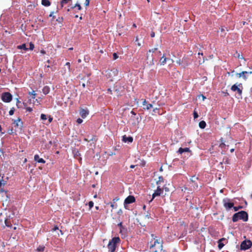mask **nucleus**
<instances>
[{
  "instance_id": "obj_1",
  "label": "nucleus",
  "mask_w": 252,
  "mask_h": 252,
  "mask_svg": "<svg viewBox=\"0 0 252 252\" xmlns=\"http://www.w3.org/2000/svg\"><path fill=\"white\" fill-rule=\"evenodd\" d=\"M239 220H242L244 221H247L248 220V214L244 211H241L235 213L232 218L233 222H237Z\"/></svg>"
},
{
  "instance_id": "obj_2",
  "label": "nucleus",
  "mask_w": 252,
  "mask_h": 252,
  "mask_svg": "<svg viewBox=\"0 0 252 252\" xmlns=\"http://www.w3.org/2000/svg\"><path fill=\"white\" fill-rule=\"evenodd\" d=\"M151 236L154 240V244L150 246L151 252H160L162 250V244L156 239L157 237L154 234H152Z\"/></svg>"
},
{
  "instance_id": "obj_3",
  "label": "nucleus",
  "mask_w": 252,
  "mask_h": 252,
  "mask_svg": "<svg viewBox=\"0 0 252 252\" xmlns=\"http://www.w3.org/2000/svg\"><path fill=\"white\" fill-rule=\"evenodd\" d=\"M120 242V239L119 237L113 238L108 244L107 247L109 251L110 252H114L116 248V245Z\"/></svg>"
},
{
  "instance_id": "obj_4",
  "label": "nucleus",
  "mask_w": 252,
  "mask_h": 252,
  "mask_svg": "<svg viewBox=\"0 0 252 252\" xmlns=\"http://www.w3.org/2000/svg\"><path fill=\"white\" fill-rule=\"evenodd\" d=\"M198 180V178L195 176H192L189 179V184L191 190H196L198 189V185L197 181Z\"/></svg>"
},
{
  "instance_id": "obj_5",
  "label": "nucleus",
  "mask_w": 252,
  "mask_h": 252,
  "mask_svg": "<svg viewBox=\"0 0 252 252\" xmlns=\"http://www.w3.org/2000/svg\"><path fill=\"white\" fill-rule=\"evenodd\" d=\"M231 90L233 92H237L239 95L242 94L243 86L242 83H239L238 85L234 84L231 87Z\"/></svg>"
},
{
  "instance_id": "obj_6",
  "label": "nucleus",
  "mask_w": 252,
  "mask_h": 252,
  "mask_svg": "<svg viewBox=\"0 0 252 252\" xmlns=\"http://www.w3.org/2000/svg\"><path fill=\"white\" fill-rule=\"evenodd\" d=\"M1 98L3 102L8 103L12 100V95L10 93L5 92L2 94Z\"/></svg>"
},
{
  "instance_id": "obj_7",
  "label": "nucleus",
  "mask_w": 252,
  "mask_h": 252,
  "mask_svg": "<svg viewBox=\"0 0 252 252\" xmlns=\"http://www.w3.org/2000/svg\"><path fill=\"white\" fill-rule=\"evenodd\" d=\"M224 207L226 210H228L234 206V203L230 201L228 198H224L222 200Z\"/></svg>"
},
{
  "instance_id": "obj_8",
  "label": "nucleus",
  "mask_w": 252,
  "mask_h": 252,
  "mask_svg": "<svg viewBox=\"0 0 252 252\" xmlns=\"http://www.w3.org/2000/svg\"><path fill=\"white\" fill-rule=\"evenodd\" d=\"M252 242L250 240L243 241L240 246V249L241 250H246L252 246Z\"/></svg>"
},
{
  "instance_id": "obj_9",
  "label": "nucleus",
  "mask_w": 252,
  "mask_h": 252,
  "mask_svg": "<svg viewBox=\"0 0 252 252\" xmlns=\"http://www.w3.org/2000/svg\"><path fill=\"white\" fill-rule=\"evenodd\" d=\"M135 201V197L132 195L128 196L124 201V207L127 209V205L129 204L132 203H134Z\"/></svg>"
},
{
  "instance_id": "obj_10",
  "label": "nucleus",
  "mask_w": 252,
  "mask_h": 252,
  "mask_svg": "<svg viewBox=\"0 0 252 252\" xmlns=\"http://www.w3.org/2000/svg\"><path fill=\"white\" fill-rule=\"evenodd\" d=\"M82 9L81 5L77 2L74 6H71L67 9V11L74 10L75 12H77Z\"/></svg>"
},
{
  "instance_id": "obj_11",
  "label": "nucleus",
  "mask_w": 252,
  "mask_h": 252,
  "mask_svg": "<svg viewBox=\"0 0 252 252\" xmlns=\"http://www.w3.org/2000/svg\"><path fill=\"white\" fill-rule=\"evenodd\" d=\"M252 74V71H244L241 72V73H236V75L239 78L243 77V78L244 80H246L248 78L247 75Z\"/></svg>"
},
{
  "instance_id": "obj_12",
  "label": "nucleus",
  "mask_w": 252,
  "mask_h": 252,
  "mask_svg": "<svg viewBox=\"0 0 252 252\" xmlns=\"http://www.w3.org/2000/svg\"><path fill=\"white\" fill-rule=\"evenodd\" d=\"M162 192L163 190L159 186L158 187L157 189L155 191L152 195V198L150 202H151L156 196H159Z\"/></svg>"
},
{
  "instance_id": "obj_13",
  "label": "nucleus",
  "mask_w": 252,
  "mask_h": 252,
  "mask_svg": "<svg viewBox=\"0 0 252 252\" xmlns=\"http://www.w3.org/2000/svg\"><path fill=\"white\" fill-rule=\"evenodd\" d=\"M89 110L87 109L81 108L79 111V114L83 119L85 118L89 115Z\"/></svg>"
},
{
  "instance_id": "obj_14",
  "label": "nucleus",
  "mask_w": 252,
  "mask_h": 252,
  "mask_svg": "<svg viewBox=\"0 0 252 252\" xmlns=\"http://www.w3.org/2000/svg\"><path fill=\"white\" fill-rule=\"evenodd\" d=\"M148 102L146 101V99H144L142 102V104L143 106H145V107H144V109L145 110H149L150 108L153 107V104L151 103L147 104Z\"/></svg>"
},
{
  "instance_id": "obj_15",
  "label": "nucleus",
  "mask_w": 252,
  "mask_h": 252,
  "mask_svg": "<svg viewBox=\"0 0 252 252\" xmlns=\"http://www.w3.org/2000/svg\"><path fill=\"white\" fill-rule=\"evenodd\" d=\"M133 138L131 136L127 137L126 135L123 136L122 140L123 142L126 143H132L133 141Z\"/></svg>"
},
{
  "instance_id": "obj_16",
  "label": "nucleus",
  "mask_w": 252,
  "mask_h": 252,
  "mask_svg": "<svg viewBox=\"0 0 252 252\" xmlns=\"http://www.w3.org/2000/svg\"><path fill=\"white\" fill-rule=\"evenodd\" d=\"M34 159L35 161H36L39 163H45V160L42 158H39V156H38V155H35L34 156Z\"/></svg>"
},
{
  "instance_id": "obj_17",
  "label": "nucleus",
  "mask_w": 252,
  "mask_h": 252,
  "mask_svg": "<svg viewBox=\"0 0 252 252\" xmlns=\"http://www.w3.org/2000/svg\"><path fill=\"white\" fill-rule=\"evenodd\" d=\"M130 120H132L133 122H132V124L133 126L136 125L137 124L139 123L138 121V117H136V116H131L130 118Z\"/></svg>"
},
{
  "instance_id": "obj_18",
  "label": "nucleus",
  "mask_w": 252,
  "mask_h": 252,
  "mask_svg": "<svg viewBox=\"0 0 252 252\" xmlns=\"http://www.w3.org/2000/svg\"><path fill=\"white\" fill-rule=\"evenodd\" d=\"M169 59L166 58L164 54L160 58L159 62L160 63V64L164 65L166 63V61L169 60Z\"/></svg>"
},
{
  "instance_id": "obj_19",
  "label": "nucleus",
  "mask_w": 252,
  "mask_h": 252,
  "mask_svg": "<svg viewBox=\"0 0 252 252\" xmlns=\"http://www.w3.org/2000/svg\"><path fill=\"white\" fill-rule=\"evenodd\" d=\"M190 152V150L189 148H182L181 147L179 149V150L178 151V152L180 154H183L184 152Z\"/></svg>"
},
{
  "instance_id": "obj_20",
  "label": "nucleus",
  "mask_w": 252,
  "mask_h": 252,
  "mask_svg": "<svg viewBox=\"0 0 252 252\" xmlns=\"http://www.w3.org/2000/svg\"><path fill=\"white\" fill-rule=\"evenodd\" d=\"M50 91V87L48 86H44L42 89V92L44 94H47Z\"/></svg>"
},
{
  "instance_id": "obj_21",
  "label": "nucleus",
  "mask_w": 252,
  "mask_h": 252,
  "mask_svg": "<svg viewBox=\"0 0 252 252\" xmlns=\"http://www.w3.org/2000/svg\"><path fill=\"white\" fill-rule=\"evenodd\" d=\"M225 239L224 238H222L218 241V248L220 250L221 249L224 245V244L222 243L221 242L222 241H225Z\"/></svg>"
},
{
  "instance_id": "obj_22",
  "label": "nucleus",
  "mask_w": 252,
  "mask_h": 252,
  "mask_svg": "<svg viewBox=\"0 0 252 252\" xmlns=\"http://www.w3.org/2000/svg\"><path fill=\"white\" fill-rule=\"evenodd\" d=\"M158 51V48H153L152 49H150L148 52H147V59H148L149 57H150V53H154L155 54L156 52Z\"/></svg>"
},
{
  "instance_id": "obj_23",
  "label": "nucleus",
  "mask_w": 252,
  "mask_h": 252,
  "mask_svg": "<svg viewBox=\"0 0 252 252\" xmlns=\"http://www.w3.org/2000/svg\"><path fill=\"white\" fill-rule=\"evenodd\" d=\"M41 4L45 6H48L51 4V2L49 0H42Z\"/></svg>"
},
{
  "instance_id": "obj_24",
  "label": "nucleus",
  "mask_w": 252,
  "mask_h": 252,
  "mask_svg": "<svg viewBox=\"0 0 252 252\" xmlns=\"http://www.w3.org/2000/svg\"><path fill=\"white\" fill-rule=\"evenodd\" d=\"M206 126V123L204 121H202L199 122V126L201 128H204Z\"/></svg>"
},
{
  "instance_id": "obj_25",
  "label": "nucleus",
  "mask_w": 252,
  "mask_h": 252,
  "mask_svg": "<svg viewBox=\"0 0 252 252\" xmlns=\"http://www.w3.org/2000/svg\"><path fill=\"white\" fill-rule=\"evenodd\" d=\"M17 48L19 49H24V50H26V51L28 50V48H27L26 47V45L25 43L21 45L18 46Z\"/></svg>"
},
{
  "instance_id": "obj_26",
  "label": "nucleus",
  "mask_w": 252,
  "mask_h": 252,
  "mask_svg": "<svg viewBox=\"0 0 252 252\" xmlns=\"http://www.w3.org/2000/svg\"><path fill=\"white\" fill-rule=\"evenodd\" d=\"M45 250V246L42 245V246H39L37 248V251L39 252H43Z\"/></svg>"
},
{
  "instance_id": "obj_27",
  "label": "nucleus",
  "mask_w": 252,
  "mask_h": 252,
  "mask_svg": "<svg viewBox=\"0 0 252 252\" xmlns=\"http://www.w3.org/2000/svg\"><path fill=\"white\" fill-rule=\"evenodd\" d=\"M72 0H62L61 1V5L62 7H63L64 4L68 3L69 1H71Z\"/></svg>"
},
{
  "instance_id": "obj_28",
  "label": "nucleus",
  "mask_w": 252,
  "mask_h": 252,
  "mask_svg": "<svg viewBox=\"0 0 252 252\" xmlns=\"http://www.w3.org/2000/svg\"><path fill=\"white\" fill-rule=\"evenodd\" d=\"M163 182V178L162 176H159L158 180L157 181V184H158L159 183Z\"/></svg>"
},
{
  "instance_id": "obj_29",
  "label": "nucleus",
  "mask_w": 252,
  "mask_h": 252,
  "mask_svg": "<svg viewBox=\"0 0 252 252\" xmlns=\"http://www.w3.org/2000/svg\"><path fill=\"white\" fill-rule=\"evenodd\" d=\"M198 58H199L198 62H199V64H201L204 63L205 60V57L203 58L202 60H201V57H199Z\"/></svg>"
},
{
  "instance_id": "obj_30",
  "label": "nucleus",
  "mask_w": 252,
  "mask_h": 252,
  "mask_svg": "<svg viewBox=\"0 0 252 252\" xmlns=\"http://www.w3.org/2000/svg\"><path fill=\"white\" fill-rule=\"evenodd\" d=\"M89 209H91L94 206V202L92 201H90L88 203Z\"/></svg>"
},
{
  "instance_id": "obj_31",
  "label": "nucleus",
  "mask_w": 252,
  "mask_h": 252,
  "mask_svg": "<svg viewBox=\"0 0 252 252\" xmlns=\"http://www.w3.org/2000/svg\"><path fill=\"white\" fill-rule=\"evenodd\" d=\"M34 48V45L32 42H30V48L29 49L30 50H32Z\"/></svg>"
},
{
  "instance_id": "obj_32",
  "label": "nucleus",
  "mask_w": 252,
  "mask_h": 252,
  "mask_svg": "<svg viewBox=\"0 0 252 252\" xmlns=\"http://www.w3.org/2000/svg\"><path fill=\"white\" fill-rule=\"evenodd\" d=\"M14 111H15V109L14 108H11L10 110L9 111V114L10 115H13L14 113Z\"/></svg>"
},
{
  "instance_id": "obj_33",
  "label": "nucleus",
  "mask_w": 252,
  "mask_h": 252,
  "mask_svg": "<svg viewBox=\"0 0 252 252\" xmlns=\"http://www.w3.org/2000/svg\"><path fill=\"white\" fill-rule=\"evenodd\" d=\"M193 118L194 119H197L198 117V115L197 112H196L195 110L193 112Z\"/></svg>"
},
{
  "instance_id": "obj_34",
  "label": "nucleus",
  "mask_w": 252,
  "mask_h": 252,
  "mask_svg": "<svg viewBox=\"0 0 252 252\" xmlns=\"http://www.w3.org/2000/svg\"><path fill=\"white\" fill-rule=\"evenodd\" d=\"M41 119L42 120H46L47 119V116L45 114H42L41 115Z\"/></svg>"
},
{
  "instance_id": "obj_35",
  "label": "nucleus",
  "mask_w": 252,
  "mask_h": 252,
  "mask_svg": "<svg viewBox=\"0 0 252 252\" xmlns=\"http://www.w3.org/2000/svg\"><path fill=\"white\" fill-rule=\"evenodd\" d=\"M21 122V124H22V122H21V120L20 118H18L17 120L15 121L14 123H16V126H18V123Z\"/></svg>"
},
{
  "instance_id": "obj_36",
  "label": "nucleus",
  "mask_w": 252,
  "mask_h": 252,
  "mask_svg": "<svg viewBox=\"0 0 252 252\" xmlns=\"http://www.w3.org/2000/svg\"><path fill=\"white\" fill-rule=\"evenodd\" d=\"M29 94H31L32 95V98H33V99L35 98V95H36V94H35L34 91H32L31 93L30 92Z\"/></svg>"
},
{
  "instance_id": "obj_37",
  "label": "nucleus",
  "mask_w": 252,
  "mask_h": 252,
  "mask_svg": "<svg viewBox=\"0 0 252 252\" xmlns=\"http://www.w3.org/2000/svg\"><path fill=\"white\" fill-rule=\"evenodd\" d=\"M113 59L114 60H115L118 58V56L117 55V53H113Z\"/></svg>"
},
{
  "instance_id": "obj_38",
  "label": "nucleus",
  "mask_w": 252,
  "mask_h": 252,
  "mask_svg": "<svg viewBox=\"0 0 252 252\" xmlns=\"http://www.w3.org/2000/svg\"><path fill=\"white\" fill-rule=\"evenodd\" d=\"M233 209H234V211H238L239 209H241V208H242V206H238V207H234V206H233Z\"/></svg>"
},
{
  "instance_id": "obj_39",
  "label": "nucleus",
  "mask_w": 252,
  "mask_h": 252,
  "mask_svg": "<svg viewBox=\"0 0 252 252\" xmlns=\"http://www.w3.org/2000/svg\"><path fill=\"white\" fill-rule=\"evenodd\" d=\"M65 65L67 67L68 71H69L70 69V63L69 62H67L65 63Z\"/></svg>"
},
{
  "instance_id": "obj_40",
  "label": "nucleus",
  "mask_w": 252,
  "mask_h": 252,
  "mask_svg": "<svg viewBox=\"0 0 252 252\" xmlns=\"http://www.w3.org/2000/svg\"><path fill=\"white\" fill-rule=\"evenodd\" d=\"M5 224L6 226H7V227H11V225L10 224H9L8 223V220L7 219L5 220Z\"/></svg>"
},
{
  "instance_id": "obj_41",
  "label": "nucleus",
  "mask_w": 252,
  "mask_h": 252,
  "mask_svg": "<svg viewBox=\"0 0 252 252\" xmlns=\"http://www.w3.org/2000/svg\"><path fill=\"white\" fill-rule=\"evenodd\" d=\"M90 3V0H86L85 2V5L88 6Z\"/></svg>"
},
{
  "instance_id": "obj_42",
  "label": "nucleus",
  "mask_w": 252,
  "mask_h": 252,
  "mask_svg": "<svg viewBox=\"0 0 252 252\" xmlns=\"http://www.w3.org/2000/svg\"><path fill=\"white\" fill-rule=\"evenodd\" d=\"M83 122V120L82 119H80V118H78L77 120V123L78 124H81Z\"/></svg>"
},
{
  "instance_id": "obj_43",
  "label": "nucleus",
  "mask_w": 252,
  "mask_h": 252,
  "mask_svg": "<svg viewBox=\"0 0 252 252\" xmlns=\"http://www.w3.org/2000/svg\"><path fill=\"white\" fill-rule=\"evenodd\" d=\"M161 54V52L160 51H157L155 54V56H159Z\"/></svg>"
},
{
  "instance_id": "obj_44",
  "label": "nucleus",
  "mask_w": 252,
  "mask_h": 252,
  "mask_svg": "<svg viewBox=\"0 0 252 252\" xmlns=\"http://www.w3.org/2000/svg\"><path fill=\"white\" fill-rule=\"evenodd\" d=\"M59 229V227L58 226L56 225L54 226V227L52 229V231H55L57 230H58Z\"/></svg>"
},
{
  "instance_id": "obj_45",
  "label": "nucleus",
  "mask_w": 252,
  "mask_h": 252,
  "mask_svg": "<svg viewBox=\"0 0 252 252\" xmlns=\"http://www.w3.org/2000/svg\"><path fill=\"white\" fill-rule=\"evenodd\" d=\"M26 110L28 112H32V109L31 107H27L26 108Z\"/></svg>"
},
{
  "instance_id": "obj_46",
  "label": "nucleus",
  "mask_w": 252,
  "mask_h": 252,
  "mask_svg": "<svg viewBox=\"0 0 252 252\" xmlns=\"http://www.w3.org/2000/svg\"><path fill=\"white\" fill-rule=\"evenodd\" d=\"M118 214L119 215H121L122 214H123V211L122 209H120L118 212H117Z\"/></svg>"
},
{
  "instance_id": "obj_47",
  "label": "nucleus",
  "mask_w": 252,
  "mask_h": 252,
  "mask_svg": "<svg viewBox=\"0 0 252 252\" xmlns=\"http://www.w3.org/2000/svg\"><path fill=\"white\" fill-rule=\"evenodd\" d=\"M48 121L49 123H51L53 121V118L50 116L48 118Z\"/></svg>"
},
{
  "instance_id": "obj_48",
  "label": "nucleus",
  "mask_w": 252,
  "mask_h": 252,
  "mask_svg": "<svg viewBox=\"0 0 252 252\" xmlns=\"http://www.w3.org/2000/svg\"><path fill=\"white\" fill-rule=\"evenodd\" d=\"M237 58H239V59H243L244 58L243 57L242 55H240L239 54H238V56H237Z\"/></svg>"
},
{
  "instance_id": "obj_49",
  "label": "nucleus",
  "mask_w": 252,
  "mask_h": 252,
  "mask_svg": "<svg viewBox=\"0 0 252 252\" xmlns=\"http://www.w3.org/2000/svg\"><path fill=\"white\" fill-rule=\"evenodd\" d=\"M110 206H111V208L112 209H114L115 208L114 203V202L113 203H111L110 202Z\"/></svg>"
},
{
  "instance_id": "obj_50",
  "label": "nucleus",
  "mask_w": 252,
  "mask_h": 252,
  "mask_svg": "<svg viewBox=\"0 0 252 252\" xmlns=\"http://www.w3.org/2000/svg\"><path fill=\"white\" fill-rule=\"evenodd\" d=\"M220 29V32H224V31H225V29H224V28H223V27H221Z\"/></svg>"
},
{
  "instance_id": "obj_51",
  "label": "nucleus",
  "mask_w": 252,
  "mask_h": 252,
  "mask_svg": "<svg viewBox=\"0 0 252 252\" xmlns=\"http://www.w3.org/2000/svg\"><path fill=\"white\" fill-rule=\"evenodd\" d=\"M151 36L152 37H154L155 35V33L154 32H152L151 33V34H150Z\"/></svg>"
},
{
  "instance_id": "obj_52",
  "label": "nucleus",
  "mask_w": 252,
  "mask_h": 252,
  "mask_svg": "<svg viewBox=\"0 0 252 252\" xmlns=\"http://www.w3.org/2000/svg\"><path fill=\"white\" fill-rule=\"evenodd\" d=\"M118 226L122 228L123 227V224L122 222H120L118 224Z\"/></svg>"
},
{
  "instance_id": "obj_53",
  "label": "nucleus",
  "mask_w": 252,
  "mask_h": 252,
  "mask_svg": "<svg viewBox=\"0 0 252 252\" xmlns=\"http://www.w3.org/2000/svg\"><path fill=\"white\" fill-rule=\"evenodd\" d=\"M119 199L118 197H116L115 198L113 199V202L115 203L116 201H118Z\"/></svg>"
},
{
  "instance_id": "obj_54",
  "label": "nucleus",
  "mask_w": 252,
  "mask_h": 252,
  "mask_svg": "<svg viewBox=\"0 0 252 252\" xmlns=\"http://www.w3.org/2000/svg\"><path fill=\"white\" fill-rule=\"evenodd\" d=\"M53 14H54V12H51L50 13V14L49 15V17H52L53 18H54L55 17L54 16Z\"/></svg>"
},
{
  "instance_id": "obj_55",
  "label": "nucleus",
  "mask_w": 252,
  "mask_h": 252,
  "mask_svg": "<svg viewBox=\"0 0 252 252\" xmlns=\"http://www.w3.org/2000/svg\"><path fill=\"white\" fill-rule=\"evenodd\" d=\"M40 53H41V54H46V52H45V51L44 50H41L40 51Z\"/></svg>"
},
{
  "instance_id": "obj_56",
  "label": "nucleus",
  "mask_w": 252,
  "mask_h": 252,
  "mask_svg": "<svg viewBox=\"0 0 252 252\" xmlns=\"http://www.w3.org/2000/svg\"><path fill=\"white\" fill-rule=\"evenodd\" d=\"M131 113L132 114V115L134 116H136V113L133 111H131Z\"/></svg>"
},
{
  "instance_id": "obj_57",
  "label": "nucleus",
  "mask_w": 252,
  "mask_h": 252,
  "mask_svg": "<svg viewBox=\"0 0 252 252\" xmlns=\"http://www.w3.org/2000/svg\"><path fill=\"white\" fill-rule=\"evenodd\" d=\"M220 147H221V148H222L223 146H225V144H224V143H221L220 144Z\"/></svg>"
},
{
  "instance_id": "obj_58",
  "label": "nucleus",
  "mask_w": 252,
  "mask_h": 252,
  "mask_svg": "<svg viewBox=\"0 0 252 252\" xmlns=\"http://www.w3.org/2000/svg\"><path fill=\"white\" fill-rule=\"evenodd\" d=\"M108 91L110 92V94H112V90L110 89H108Z\"/></svg>"
},
{
  "instance_id": "obj_59",
  "label": "nucleus",
  "mask_w": 252,
  "mask_h": 252,
  "mask_svg": "<svg viewBox=\"0 0 252 252\" xmlns=\"http://www.w3.org/2000/svg\"><path fill=\"white\" fill-rule=\"evenodd\" d=\"M113 72L115 73V74H117L118 71L117 69H116L115 71H113Z\"/></svg>"
},
{
  "instance_id": "obj_60",
  "label": "nucleus",
  "mask_w": 252,
  "mask_h": 252,
  "mask_svg": "<svg viewBox=\"0 0 252 252\" xmlns=\"http://www.w3.org/2000/svg\"><path fill=\"white\" fill-rule=\"evenodd\" d=\"M158 108H156L155 109H153V112H156L157 110H158Z\"/></svg>"
},
{
  "instance_id": "obj_61",
  "label": "nucleus",
  "mask_w": 252,
  "mask_h": 252,
  "mask_svg": "<svg viewBox=\"0 0 252 252\" xmlns=\"http://www.w3.org/2000/svg\"><path fill=\"white\" fill-rule=\"evenodd\" d=\"M201 96L202 97V98H203V100H204L205 98H206V97L204 96L203 95H201Z\"/></svg>"
},
{
  "instance_id": "obj_62",
  "label": "nucleus",
  "mask_w": 252,
  "mask_h": 252,
  "mask_svg": "<svg viewBox=\"0 0 252 252\" xmlns=\"http://www.w3.org/2000/svg\"><path fill=\"white\" fill-rule=\"evenodd\" d=\"M135 41L137 42V43L138 42V38L137 36L136 37Z\"/></svg>"
},
{
  "instance_id": "obj_63",
  "label": "nucleus",
  "mask_w": 252,
  "mask_h": 252,
  "mask_svg": "<svg viewBox=\"0 0 252 252\" xmlns=\"http://www.w3.org/2000/svg\"><path fill=\"white\" fill-rule=\"evenodd\" d=\"M198 56H200V55L203 56V53H199H199H198Z\"/></svg>"
},
{
  "instance_id": "obj_64",
  "label": "nucleus",
  "mask_w": 252,
  "mask_h": 252,
  "mask_svg": "<svg viewBox=\"0 0 252 252\" xmlns=\"http://www.w3.org/2000/svg\"><path fill=\"white\" fill-rule=\"evenodd\" d=\"M134 167H135V165H130V167L131 168H133Z\"/></svg>"
}]
</instances>
